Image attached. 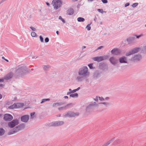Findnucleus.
Returning a JSON list of instances; mask_svg holds the SVG:
<instances>
[{"label": "nucleus", "mask_w": 146, "mask_h": 146, "mask_svg": "<svg viewBox=\"0 0 146 146\" xmlns=\"http://www.w3.org/2000/svg\"><path fill=\"white\" fill-rule=\"evenodd\" d=\"M27 72L28 69L26 66L19 65L16 68L15 74L18 76H22Z\"/></svg>", "instance_id": "nucleus-1"}, {"label": "nucleus", "mask_w": 146, "mask_h": 146, "mask_svg": "<svg viewBox=\"0 0 146 146\" xmlns=\"http://www.w3.org/2000/svg\"><path fill=\"white\" fill-rule=\"evenodd\" d=\"M78 74L79 76H82L85 78H87L90 76V72L86 66H83L79 69L78 71Z\"/></svg>", "instance_id": "nucleus-2"}, {"label": "nucleus", "mask_w": 146, "mask_h": 146, "mask_svg": "<svg viewBox=\"0 0 146 146\" xmlns=\"http://www.w3.org/2000/svg\"><path fill=\"white\" fill-rule=\"evenodd\" d=\"M25 127V124L22 123L16 127L12 130L10 131L8 133L9 135L12 134L17 132L18 131L24 129Z\"/></svg>", "instance_id": "nucleus-3"}, {"label": "nucleus", "mask_w": 146, "mask_h": 146, "mask_svg": "<svg viewBox=\"0 0 146 146\" xmlns=\"http://www.w3.org/2000/svg\"><path fill=\"white\" fill-rule=\"evenodd\" d=\"M52 4L54 9L56 10L62 7V2L60 0H53L52 1Z\"/></svg>", "instance_id": "nucleus-4"}, {"label": "nucleus", "mask_w": 146, "mask_h": 146, "mask_svg": "<svg viewBox=\"0 0 146 146\" xmlns=\"http://www.w3.org/2000/svg\"><path fill=\"white\" fill-rule=\"evenodd\" d=\"M140 49V48L139 47H135L129 52H126L125 55L126 56H128L131 54L137 53L139 52Z\"/></svg>", "instance_id": "nucleus-5"}, {"label": "nucleus", "mask_w": 146, "mask_h": 146, "mask_svg": "<svg viewBox=\"0 0 146 146\" xmlns=\"http://www.w3.org/2000/svg\"><path fill=\"white\" fill-rule=\"evenodd\" d=\"M63 121H58L52 122L50 123L49 125L50 126H58L63 125L64 124Z\"/></svg>", "instance_id": "nucleus-6"}, {"label": "nucleus", "mask_w": 146, "mask_h": 146, "mask_svg": "<svg viewBox=\"0 0 146 146\" xmlns=\"http://www.w3.org/2000/svg\"><path fill=\"white\" fill-rule=\"evenodd\" d=\"M19 123V121L17 119H14L8 123V125L9 127L12 128Z\"/></svg>", "instance_id": "nucleus-7"}, {"label": "nucleus", "mask_w": 146, "mask_h": 146, "mask_svg": "<svg viewBox=\"0 0 146 146\" xmlns=\"http://www.w3.org/2000/svg\"><path fill=\"white\" fill-rule=\"evenodd\" d=\"M76 115L75 114L71 111H69L66 113L63 114V116L65 117H74Z\"/></svg>", "instance_id": "nucleus-8"}, {"label": "nucleus", "mask_w": 146, "mask_h": 146, "mask_svg": "<svg viewBox=\"0 0 146 146\" xmlns=\"http://www.w3.org/2000/svg\"><path fill=\"white\" fill-rule=\"evenodd\" d=\"M106 58H107L105 56H97L93 58V60L94 61L99 62L106 59Z\"/></svg>", "instance_id": "nucleus-9"}, {"label": "nucleus", "mask_w": 146, "mask_h": 146, "mask_svg": "<svg viewBox=\"0 0 146 146\" xmlns=\"http://www.w3.org/2000/svg\"><path fill=\"white\" fill-rule=\"evenodd\" d=\"M4 116V119L6 121H11L13 119V116L9 114H5Z\"/></svg>", "instance_id": "nucleus-10"}, {"label": "nucleus", "mask_w": 146, "mask_h": 146, "mask_svg": "<svg viewBox=\"0 0 146 146\" xmlns=\"http://www.w3.org/2000/svg\"><path fill=\"white\" fill-rule=\"evenodd\" d=\"M121 52V50L116 48H114L111 51L112 54L115 55H117L120 54Z\"/></svg>", "instance_id": "nucleus-11"}, {"label": "nucleus", "mask_w": 146, "mask_h": 146, "mask_svg": "<svg viewBox=\"0 0 146 146\" xmlns=\"http://www.w3.org/2000/svg\"><path fill=\"white\" fill-rule=\"evenodd\" d=\"M29 119V116L28 115H23L21 117V121L23 122H27Z\"/></svg>", "instance_id": "nucleus-12"}, {"label": "nucleus", "mask_w": 146, "mask_h": 146, "mask_svg": "<svg viewBox=\"0 0 146 146\" xmlns=\"http://www.w3.org/2000/svg\"><path fill=\"white\" fill-rule=\"evenodd\" d=\"M13 75V74L12 72H10L5 76L3 78L6 80H9L12 78Z\"/></svg>", "instance_id": "nucleus-13"}, {"label": "nucleus", "mask_w": 146, "mask_h": 146, "mask_svg": "<svg viewBox=\"0 0 146 146\" xmlns=\"http://www.w3.org/2000/svg\"><path fill=\"white\" fill-rule=\"evenodd\" d=\"M111 63L113 65H115L117 63V60L113 56L111 57L109 59Z\"/></svg>", "instance_id": "nucleus-14"}, {"label": "nucleus", "mask_w": 146, "mask_h": 146, "mask_svg": "<svg viewBox=\"0 0 146 146\" xmlns=\"http://www.w3.org/2000/svg\"><path fill=\"white\" fill-rule=\"evenodd\" d=\"M141 59V56L140 54H137L135 55L131 58L132 60L134 61H139Z\"/></svg>", "instance_id": "nucleus-15"}, {"label": "nucleus", "mask_w": 146, "mask_h": 146, "mask_svg": "<svg viewBox=\"0 0 146 146\" xmlns=\"http://www.w3.org/2000/svg\"><path fill=\"white\" fill-rule=\"evenodd\" d=\"M101 76V72L97 71L94 73L93 75V77L95 79H97L100 78Z\"/></svg>", "instance_id": "nucleus-16"}, {"label": "nucleus", "mask_w": 146, "mask_h": 146, "mask_svg": "<svg viewBox=\"0 0 146 146\" xmlns=\"http://www.w3.org/2000/svg\"><path fill=\"white\" fill-rule=\"evenodd\" d=\"M119 62L120 63H127V58L124 56L120 58H119Z\"/></svg>", "instance_id": "nucleus-17"}, {"label": "nucleus", "mask_w": 146, "mask_h": 146, "mask_svg": "<svg viewBox=\"0 0 146 146\" xmlns=\"http://www.w3.org/2000/svg\"><path fill=\"white\" fill-rule=\"evenodd\" d=\"M74 13V10L73 9L70 8L68 9L66 12V14L71 15H72Z\"/></svg>", "instance_id": "nucleus-18"}, {"label": "nucleus", "mask_w": 146, "mask_h": 146, "mask_svg": "<svg viewBox=\"0 0 146 146\" xmlns=\"http://www.w3.org/2000/svg\"><path fill=\"white\" fill-rule=\"evenodd\" d=\"M85 78H84L82 76L79 75L76 77V80L78 82H81L83 81L84 79Z\"/></svg>", "instance_id": "nucleus-19"}, {"label": "nucleus", "mask_w": 146, "mask_h": 146, "mask_svg": "<svg viewBox=\"0 0 146 146\" xmlns=\"http://www.w3.org/2000/svg\"><path fill=\"white\" fill-rule=\"evenodd\" d=\"M96 102H94V103H92L89 104V105L87 106V109H88L92 107H98V105L95 104Z\"/></svg>", "instance_id": "nucleus-20"}, {"label": "nucleus", "mask_w": 146, "mask_h": 146, "mask_svg": "<svg viewBox=\"0 0 146 146\" xmlns=\"http://www.w3.org/2000/svg\"><path fill=\"white\" fill-rule=\"evenodd\" d=\"M115 139V137H113L110 140L106 143H105L102 146H107L109 145L110 143H112Z\"/></svg>", "instance_id": "nucleus-21"}, {"label": "nucleus", "mask_w": 146, "mask_h": 146, "mask_svg": "<svg viewBox=\"0 0 146 146\" xmlns=\"http://www.w3.org/2000/svg\"><path fill=\"white\" fill-rule=\"evenodd\" d=\"M50 68V66L49 65H44L42 66L43 70L44 71H48Z\"/></svg>", "instance_id": "nucleus-22"}, {"label": "nucleus", "mask_w": 146, "mask_h": 146, "mask_svg": "<svg viewBox=\"0 0 146 146\" xmlns=\"http://www.w3.org/2000/svg\"><path fill=\"white\" fill-rule=\"evenodd\" d=\"M122 141V140L121 139H116L114 142V144L117 145L121 143Z\"/></svg>", "instance_id": "nucleus-23"}, {"label": "nucleus", "mask_w": 146, "mask_h": 146, "mask_svg": "<svg viewBox=\"0 0 146 146\" xmlns=\"http://www.w3.org/2000/svg\"><path fill=\"white\" fill-rule=\"evenodd\" d=\"M135 38L133 37H131L127 39V42L129 44H131L132 43V42L134 40Z\"/></svg>", "instance_id": "nucleus-24"}, {"label": "nucleus", "mask_w": 146, "mask_h": 146, "mask_svg": "<svg viewBox=\"0 0 146 146\" xmlns=\"http://www.w3.org/2000/svg\"><path fill=\"white\" fill-rule=\"evenodd\" d=\"M64 104V103L63 102H57L53 104L52 105V106L53 107H55L57 106H60L63 104Z\"/></svg>", "instance_id": "nucleus-25"}, {"label": "nucleus", "mask_w": 146, "mask_h": 146, "mask_svg": "<svg viewBox=\"0 0 146 146\" xmlns=\"http://www.w3.org/2000/svg\"><path fill=\"white\" fill-rule=\"evenodd\" d=\"M71 104H68L64 107H62L60 108H58V110L60 111L62 109H63L64 108L65 110H66L68 109V106Z\"/></svg>", "instance_id": "nucleus-26"}, {"label": "nucleus", "mask_w": 146, "mask_h": 146, "mask_svg": "<svg viewBox=\"0 0 146 146\" xmlns=\"http://www.w3.org/2000/svg\"><path fill=\"white\" fill-rule=\"evenodd\" d=\"M100 104H103L106 107H108L111 105L110 103L108 102H102L99 103Z\"/></svg>", "instance_id": "nucleus-27"}, {"label": "nucleus", "mask_w": 146, "mask_h": 146, "mask_svg": "<svg viewBox=\"0 0 146 146\" xmlns=\"http://www.w3.org/2000/svg\"><path fill=\"white\" fill-rule=\"evenodd\" d=\"M15 104L16 108H19L23 106V104L21 103H16Z\"/></svg>", "instance_id": "nucleus-28"}, {"label": "nucleus", "mask_w": 146, "mask_h": 146, "mask_svg": "<svg viewBox=\"0 0 146 146\" xmlns=\"http://www.w3.org/2000/svg\"><path fill=\"white\" fill-rule=\"evenodd\" d=\"M5 132L4 129L2 128H0V136H1L3 135Z\"/></svg>", "instance_id": "nucleus-29"}, {"label": "nucleus", "mask_w": 146, "mask_h": 146, "mask_svg": "<svg viewBox=\"0 0 146 146\" xmlns=\"http://www.w3.org/2000/svg\"><path fill=\"white\" fill-rule=\"evenodd\" d=\"M77 20L79 22H82L84 21H85L84 19L81 17H78L77 18Z\"/></svg>", "instance_id": "nucleus-30"}, {"label": "nucleus", "mask_w": 146, "mask_h": 146, "mask_svg": "<svg viewBox=\"0 0 146 146\" xmlns=\"http://www.w3.org/2000/svg\"><path fill=\"white\" fill-rule=\"evenodd\" d=\"M70 97L73 98L77 97L78 96V94L77 93H75L74 94H70Z\"/></svg>", "instance_id": "nucleus-31"}, {"label": "nucleus", "mask_w": 146, "mask_h": 146, "mask_svg": "<svg viewBox=\"0 0 146 146\" xmlns=\"http://www.w3.org/2000/svg\"><path fill=\"white\" fill-rule=\"evenodd\" d=\"M50 100V99L49 98L47 99H42L41 102V103L42 104L45 102L47 101H49Z\"/></svg>", "instance_id": "nucleus-32"}, {"label": "nucleus", "mask_w": 146, "mask_h": 146, "mask_svg": "<svg viewBox=\"0 0 146 146\" xmlns=\"http://www.w3.org/2000/svg\"><path fill=\"white\" fill-rule=\"evenodd\" d=\"M9 108L10 109H13L14 108H16L15 103L13 105L9 106Z\"/></svg>", "instance_id": "nucleus-33"}, {"label": "nucleus", "mask_w": 146, "mask_h": 146, "mask_svg": "<svg viewBox=\"0 0 146 146\" xmlns=\"http://www.w3.org/2000/svg\"><path fill=\"white\" fill-rule=\"evenodd\" d=\"M137 38H139L141 37H143V34H141L140 35H135V36Z\"/></svg>", "instance_id": "nucleus-34"}, {"label": "nucleus", "mask_w": 146, "mask_h": 146, "mask_svg": "<svg viewBox=\"0 0 146 146\" xmlns=\"http://www.w3.org/2000/svg\"><path fill=\"white\" fill-rule=\"evenodd\" d=\"M91 23L90 24H89L87 25L86 26V28L87 29L88 31H90L91 29V27H90V25L91 24Z\"/></svg>", "instance_id": "nucleus-35"}, {"label": "nucleus", "mask_w": 146, "mask_h": 146, "mask_svg": "<svg viewBox=\"0 0 146 146\" xmlns=\"http://www.w3.org/2000/svg\"><path fill=\"white\" fill-rule=\"evenodd\" d=\"M31 34V36L33 37H36L37 35L36 33L34 32H32Z\"/></svg>", "instance_id": "nucleus-36"}, {"label": "nucleus", "mask_w": 146, "mask_h": 146, "mask_svg": "<svg viewBox=\"0 0 146 146\" xmlns=\"http://www.w3.org/2000/svg\"><path fill=\"white\" fill-rule=\"evenodd\" d=\"M138 5V3H133L132 5L131 6L133 8H135Z\"/></svg>", "instance_id": "nucleus-37"}, {"label": "nucleus", "mask_w": 146, "mask_h": 146, "mask_svg": "<svg viewBox=\"0 0 146 146\" xmlns=\"http://www.w3.org/2000/svg\"><path fill=\"white\" fill-rule=\"evenodd\" d=\"M32 17V15L30 13L28 14L27 18L28 20H30Z\"/></svg>", "instance_id": "nucleus-38"}, {"label": "nucleus", "mask_w": 146, "mask_h": 146, "mask_svg": "<svg viewBox=\"0 0 146 146\" xmlns=\"http://www.w3.org/2000/svg\"><path fill=\"white\" fill-rule=\"evenodd\" d=\"M35 112H32L31 113V119H33L34 117V115L35 114Z\"/></svg>", "instance_id": "nucleus-39"}, {"label": "nucleus", "mask_w": 146, "mask_h": 146, "mask_svg": "<svg viewBox=\"0 0 146 146\" xmlns=\"http://www.w3.org/2000/svg\"><path fill=\"white\" fill-rule=\"evenodd\" d=\"M93 64H89L88 65V66L89 67V68L90 69H93L94 68L93 67Z\"/></svg>", "instance_id": "nucleus-40"}, {"label": "nucleus", "mask_w": 146, "mask_h": 146, "mask_svg": "<svg viewBox=\"0 0 146 146\" xmlns=\"http://www.w3.org/2000/svg\"><path fill=\"white\" fill-rule=\"evenodd\" d=\"M59 19L61 20V21L64 23H65V21L64 19L62 18V17L61 16H59Z\"/></svg>", "instance_id": "nucleus-41"}, {"label": "nucleus", "mask_w": 146, "mask_h": 146, "mask_svg": "<svg viewBox=\"0 0 146 146\" xmlns=\"http://www.w3.org/2000/svg\"><path fill=\"white\" fill-rule=\"evenodd\" d=\"M99 100L101 101H104V98H103L102 97H98Z\"/></svg>", "instance_id": "nucleus-42"}, {"label": "nucleus", "mask_w": 146, "mask_h": 146, "mask_svg": "<svg viewBox=\"0 0 146 146\" xmlns=\"http://www.w3.org/2000/svg\"><path fill=\"white\" fill-rule=\"evenodd\" d=\"M98 12H100V13H102L104 12L103 10L102 9H98Z\"/></svg>", "instance_id": "nucleus-43"}, {"label": "nucleus", "mask_w": 146, "mask_h": 146, "mask_svg": "<svg viewBox=\"0 0 146 146\" xmlns=\"http://www.w3.org/2000/svg\"><path fill=\"white\" fill-rule=\"evenodd\" d=\"M101 1L104 3H108V1L107 0H101Z\"/></svg>", "instance_id": "nucleus-44"}, {"label": "nucleus", "mask_w": 146, "mask_h": 146, "mask_svg": "<svg viewBox=\"0 0 146 146\" xmlns=\"http://www.w3.org/2000/svg\"><path fill=\"white\" fill-rule=\"evenodd\" d=\"M45 42L46 43V42H49V38L48 37H46V38L45 39Z\"/></svg>", "instance_id": "nucleus-45"}, {"label": "nucleus", "mask_w": 146, "mask_h": 146, "mask_svg": "<svg viewBox=\"0 0 146 146\" xmlns=\"http://www.w3.org/2000/svg\"><path fill=\"white\" fill-rule=\"evenodd\" d=\"M104 46H100L99 47H98L95 50V51H96L102 48H103Z\"/></svg>", "instance_id": "nucleus-46"}, {"label": "nucleus", "mask_w": 146, "mask_h": 146, "mask_svg": "<svg viewBox=\"0 0 146 146\" xmlns=\"http://www.w3.org/2000/svg\"><path fill=\"white\" fill-rule=\"evenodd\" d=\"M40 40L41 42H43V37L41 36H39Z\"/></svg>", "instance_id": "nucleus-47"}, {"label": "nucleus", "mask_w": 146, "mask_h": 146, "mask_svg": "<svg viewBox=\"0 0 146 146\" xmlns=\"http://www.w3.org/2000/svg\"><path fill=\"white\" fill-rule=\"evenodd\" d=\"M5 86L4 84H0V89L2 88H3Z\"/></svg>", "instance_id": "nucleus-48"}, {"label": "nucleus", "mask_w": 146, "mask_h": 146, "mask_svg": "<svg viewBox=\"0 0 146 146\" xmlns=\"http://www.w3.org/2000/svg\"><path fill=\"white\" fill-rule=\"evenodd\" d=\"M30 28L33 31H35L36 30V29L35 28L31 27H30Z\"/></svg>", "instance_id": "nucleus-49"}, {"label": "nucleus", "mask_w": 146, "mask_h": 146, "mask_svg": "<svg viewBox=\"0 0 146 146\" xmlns=\"http://www.w3.org/2000/svg\"><path fill=\"white\" fill-rule=\"evenodd\" d=\"M110 99L108 97H106L105 98H104V101H108V100Z\"/></svg>", "instance_id": "nucleus-50"}, {"label": "nucleus", "mask_w": 146, "mask_h": 146, "mask_svg": "<svg viewBox=\"0 0 146 146\" xmlns=\"http://www.w3.org/2000/svg\"><path fill=\"white\" fill-rule=\"evenodd\" d=\"M129 5V3H126L125 5V7H126Z\"/></svg>", "instance_id": "nucleus-51"}, {"label": "nucleus", "mask_w": 146, "mask_h": 146, "mask_svg": "<svg viewBox=\"0 0 146 146\" xmlns=\"http://www.w3.org/2000/svg\"><path fill=\"white\" fill-rule=\"evenodd\" d=\"M94 100L96 101H98V97L97 96H96V98H94Z\"/></svg>", "instance_id": "nucleus-52"}, {"label": "nucleus", "mask_w": 146, "mask_h": 146, "mask_svg": "<svg viewBox=\"0 0 146 146\" xmlns=\"http://www.w3.org/2000/svg\"><path fill=\"white\" fill-rule=\"evenodd\" d=\"M4 82V79L2 78H0V82Z\"/></svg>", "instance_id": "nucleus-53"}, {"label": "nucleus", "mask_w": 146, "mask_h": 146, "mask_svg": "<svg viewBox=\"0 0 146 146\" xmlns=\"http://www.w3.org/2000/svg\"><path fill=\"white\" fill-rule=\"evenodd\" d=\"M76 89L72 90V93L76 92Z\"/></svg>", "instance_id": "nucleus-54"}, {"label": "nucleus", "mask_w": 146, "mask_h": 146, "mask_svg": "<svg viewBox=\"0 0 146 146\" xmlns=\"http://www.w3.org/2000/svg\"><path fill=\"white\" fill-rule=\"evenodd\" d=\"M46 4L48 6H50V4L48 2H46Z\"/></svg>", "instance_id": "nucleus-55"}, {"label": "nucleus", "mask_w": 146, "mask_h": 146, "mask_svg": "<svg viewBox=\"0 0 146 146\" xmlns=\"http://www.w3.org/2000/svg\"><path fill=\"white\" fill-rule=\"evenodd\" d=\"M69 92H71V93H72V90L71 89H69Z\"/></svg>", "instance_id": "nucleus-56"}, {"label": "nucleus", "mask_w": 146, "mask_h": 146, "mask_svg": "<svg viewBox=\"0 0 146 146\" xmlns=\"http://www.w3.org/2000/svg\"><path fill=\"white\" fill-rule=\"evenodd\" d=\"M71 92H67V95H69L70 94H71V93H72Z\"/></svg>", "instance_id": "nucleus-57"}, {"label": "nucleus", "mask_w": 146, "mask_h": 146, "mask_svg": "<svg viewBox=\"0 0 146 146\" xmlns=\"http://www.w3.org/2000/svg\"><path fill=\"white\" fill-rule=\"evenodd\" d=\"M2 97H3L2 95L1 94H0V99H1L2 98Z\"/></svg>", "instance_id": "nucleus-58"}, {"label": "nucleus", "mask_w": 146, "mask_h": 146, "mask_svg": "<svg viewBox=\"0 0 146 146\" xmlns=\"http://www.w3.org/2000/svg\"><path fill=\"white\" fill-rule=\"evenodd\" d=\"M64 98L65 99H67L68 98V96H64Z\"/></svg>", "instance_id": "nucleus-59"}, {"label": "nucleus", "mask_w": 146, "mask_h": 146, "mask_svg": "<svg viewBox=\"0 0 146 146\" xmlns=\"http://www.w3.org/2000/svg\"><path fill=\"white\" fill-rule=\"evenodd\" d=\"M86 48V46H83L82 47V49H83L84 48Z\"/></svg>", "instance_id": "nucleus-60"}, {"label": "nucleus", "mask_w": 146, "mask_h": 146, "mask_svg": "<svg viewBox=\"0 0 146 146\" xmlns=\"http://www.w3.org/2000/svg\"><path fill=\"white\" fill-rule=\"evenodd\" d=\"M56 33L58 35L59 34V32L58 31H56Z\"/></svg>", "instance_id": "nucleus-61"}, {"label": "nucleus", "mask_w": 146, "mask_h": 146, "mask_svg": "<svg viewBox=\"0 0 146 146\" xmlns=\"http://www.w3.org/2000/svg\"><path fill=\"white\" fill-rule=\"evenodd\" d=\"M72 0L73 2H75V1H78V0Z\"/></svg>", "instance_id": "nucleus-62"}, {"label": "nucleus", "mask_w": 146, "mask_h": 146, "mask_svg": "<svg viewBox=\"0 0 146 146\" xmlns=\"http://www.w3.org/2000/svg\"><path fill=\"white\" fill-rule=\"evenodd\" d=\"M60 116H61L60 114H59L58 116V117H60Z\"/></svg>", "instance_id": "nucleus-63"}, {"label": "nucleus", "mask_w": 146, "mask_h": 146, "mask_svg": "<svg viewBox=\"0 0 146 146\" xmlns=\"http://www.w3.org/2000/svg\"><path fill=\"white\" fill-rule=\"evenodd\" d=\"M2 58L3 59H4V60H5V57H4V56H2Z\"/></svg>", "instance_id": "nucleus-64"}]
</instances>
